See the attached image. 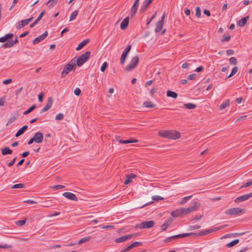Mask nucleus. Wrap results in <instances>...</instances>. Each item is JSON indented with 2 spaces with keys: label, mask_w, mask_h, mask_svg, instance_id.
Returning a JSON list of instances; mask_svg holds the SVG:
<instances>
[{
  "label": "nucleus",
  "mask_w": 252,
  "mask_h": 252,
  "mask_svg": "<svg viewBox=\"0 0 252 252\" xmlns=\"http://www.w3.org/2000/svg\"><path fill=\"white\" fill-rule=\"evenodd\" d=\"M158 134L162 137L174 140L178 139L181 137L180 133L178 131H159Z\"/></svg>",
  "instance_id": "1"
},
{
  "label": "nucleus",
  "mask_w": 252,
  "mask_h": 252,
  "mask_svg": "<svg viewBox=\"0 0 252 252\" xmlns=\"http://www.w3.org/2000/svg\"><path fill=\"white\" fill-rule=\"evenodd\" d=\"M75 69V61L72 60L64 67L61 73L62 77L64 78L69 72L72 70H74Z\"/></svg>",
  "instance_id": "2"
},
{
  "label": "nucleus",
  "mask_w": 252,
  "mask_h": 252,
  "mask_svg": "<svg viewBox=\"0 0 252 252\" xmlns=\"http://www.w3.org/2000/svg\"><path fill=\"white\" fill-rule=\"evenodd\" d=\"M91 52H86L82 54L77 59L76 64L78 66H80L82 65L85 62H86L90 58Z\"/></svg>",
  "instance_id": "3"
},
{
  "label": "nucleus",
  "mask_w": 252,
  "mask_h": 252,
  "mask_svg": "<svg viewBox=\"0 0 252 252\" xmlns=\"http://www.w3.org/2000/svg\"><path fill=\"white\" fill-rule=\"evenodd\" d=\"M200 205V203L198 202H194L191 203V205L188 208H182V211H183L184 215H187L194 211H195L198 209Z\"/></svg>",
  "instance_id": "4"
},
{
  "label": "nucleus",
  "mask_w": 252,
  "mask_h": 252,
  "mask_svg": "<svg viewBox=\"0 0 252 252\" xmlns=\"http://www.w3.org/2000/svg\"><path fill=\"white\" fill-rule=\"evenodd\" d=\"M139 62V58L137 56L133 57L130 62L126 68V70L129 71L134 69L138 64Z\"/></svg>",
  "instance_id": "5"
},
{
  "label": "nucleus",
  "mask_w": 252,
  "mask_h": 252,
  "mask_svg": "<svg viewBox=\"0 0 252 252\" xmlns=\"http://www.w3.org/2000/svg\"><path fill=\"white\" fill-rule=\"evenodd\" d=\"M155 225V222L153 220H149L143 221L140 224L137 225L140 229H146L150 228L154 226Z\"/></svg>",
  "instance_id": "6"
},
{
  "label": "nucleus",
  "mask_w": 252,
  "mask_h": 252,
  "mask_svg": "<svg viewBox=\"0 0 252 252\" xmlns=\"http://www.w3.org/2000/svg\"><path fill=\"white\" fill-rule=\"evenodd\" d=\"M243 210L240 208H232L227 209L225 213L228 215H237L241 214Z\"/></svg>",
  "instance_id": "7"
},
{
  "label": "nucleus",
  "mask_w": 252,
  "mask_h": 252,
  "mask_svg": "<svg viewBox=\"0 0 252 252\" xmlns=\"http://www.w3.org/2000/svg\"><path fill=\"white\" fill-rule=\"evenodd\" d=\"M131 45H129L126 47V48L123 51V53L121 56V59H120V62H121V64H123L125 62V61L127 57V56L129 52L131 50Z\"/></svg>",
  "instance_id": "8"
},
{
  "label": "nucleus",
  "mask_w": 252,
  "mask_h": 252,
  "mask_svg": "<svg viewBox=\"0 0 252 252\" xmlns=\"http://www.w3.org/2000/svg\"><path fill=\"white\" fill-rule=\"evenodd\" d=\"M252 197V192L250 193L244 194V195H241L240 196L237 197L235 199L234 202L235 203H240V202L244 201L245 200H247Z\"/></svg>",
  "instance_id": "9"
},
{
  "label": "nucleus",
  "mask_w": 252,
  "mask_h": 252,
  "mask_svg": "<svg viewBox=\"0 0 252 252\" xmlns=\"http://www.w3.org/2000/svg\"><path fill=\"white\" fill-rule=\"evenodd\" d=\"M32 19H33V17H31V18H30L29 19H25V20H22V21H20L19 22H18L17 24L16 28L17 29H20L22 28L23 27H24L25 26H26L27 25H28L31 21H32Z\"/></svg>",
  "instance_id": "10"
},
{
  "label": "nucleus",
  "mask_w": 252,
  "mask_h": 252,
  "mask_svg": "<svg viewBox=\"0 0 252 252\" xmlns=\"http://www.w3.org/2000/svg\"><path fill=\"white\" fill-rule=\"evenodd\" d=\"M135 235H136V234H129L127 235L123 236L120 237L119 238H116L115 240V242L116 243L123 242L126 241L128 239H131L132 238L134 237Z\"/></svg>",
  "instance_id": "11"
},
{
  "label": "nucleus",
  "mask_w": 252,
  "mask_h": 252,
  "mask_svg": "<svg viewBox=\"0 0 252 252\" xmlns=\"http://www.w3.org/2000/svg\"><path fill=\"white\" fill-rule=\"evenodd\" d=\"M53 101V100L52 97H48L45 106L41 109L40 113H42L49 110L52 105Z\"/></svg>",
  "instance_id": "12"
},
{
  "label": "nucleus",
  "mask_w": 252,
  "mask_h": 252,
  "mask_svg": "<svg viewBox=\"0 0 252 252\" xmlns=\"http://www.w3.org/2000/svg\"><path fill=\"white\" fill-rule=\"evenodd\" d=\"M48 35V32H45L42 34L36 37L32 41L33 44H36L45 39Z\"/></svg>",
  "instance_id": "13"
},
{
  "label": "nucleus",
  "mask_w": 252,
  "mask_h": 252,
  "mask_svg": "<svg viewBox=\"0 0 252 252\" xmlns=\"http://www.w3.org/2000/svg\"><path fill=\"white\" fill-rule=\"evenodd\" d=\"M63 195L66 198L75 201H78V198L73 193L70 192H65L63 193Z\"/></svg>",
  "instance_id": "14"
},
{
  "label": "nucleus",
  "mask_w": 252,
  "mask_h": 252,
  "mask_svg": "<svg viewBox=\"0 0 252 252\" xmlns=\"http://www.w3.org/2000/svg\"><path fill=\"white\" fill-rule=\"evenodd\" d=\"M33 138L35 142L41 143L43 139V134L41 132H37L34 134Z\"/></svg>",
  "instance_id": "15"
},
{
  "label": "nucleus",
  "mask_w": 252,
  "mask_h": 252,
  "mask_svg": "<svg viewBox=\"0 0 252 252\" xmlns=\"http://www.w3.org/2000/svg\"><path fill=\"white\" fill-rule=\"evenodd\" d=\"M18 42V40L17 39V37L16 36L15 40H12L8 41L7 42L4 43L2 46L4 48H11L14 46L15 44H16Z\"/></svg>",
  "instance_id": "16"
},
{
  "label": "nucleus",
  "mask_w": 252,
  "mask_h": 252,
  "mask_svg": "<svg viewBox=\"0 0 252 252\" xmlns=\"http://www.w3.org/2000/svg\"><path fill=\"white\" fill-rule=\"evenodd\" d=\"M139 6V3L134 2L132 7L130 9L129 12V15L131 17H133L136 14L138 7Z\"/></svg>",
  "instance_id": "17"
},
{
  "label": "nucleus",
  "mask_w": 252,
  "mask_h": 252,
  "mask_svg": "<svg viewBox=\"0 0 252 252\" xmlns=\"http://www.w3.org/2000/svg\"><path fill=\"white\" fill-rule=\"evenodd\" d=\"M151 3H152V2H151V1H150V0H145L143 2V3L140 8V11L141 13L147 10L148 7L150 5V4Z\"/></svg>",
  "instance_id": "18"
},
{
  "label": "nucleus",
  "mask_w": 252,
  "mask_h": 252,
  "mask_svg": "<svg viewBox=\"0 0 252 252\" xmlns=\"http://www.w3.org/2000/svg\"><path fill=\"white\" fill-rule=\"evenodd\" d=\"M214 231H216L215 228L210 229L208 230H204V231H201V232H199L198 233H195V236H204V235H206L209 233H211Z\"/></svg>",
  "instance_id": "19"
},
{
  "label": "nucleus",
  "mask_w": 252,
  "mask_h": 252,
  "mask_svg": "<svg viewBox=\"0 0 252 252\" xmlns=\"http://www.w3.org/2000/svg\"><path fill=\"white\" fill-rule=\"evenodd\" d=\"M44 13H45V11H44V10H43L40 13V14L39 15L37 18L32 24H31L30 25V28H33V27H34L39 22V21L41 20V19L44 15Z\"/></svg>",
  "instance_id": "20"
},
{
  "label": "nucleus",
  "mask_w": 252,
  "mask_h": 252,
  "mask_svg": "<svg viewBox=\"0 0 252 252\" xmlns=\"http://www.w3.org/2000/svg\"><path fill=\"white\" fill-rule=\"evenodd\" d=\"M129 23V17L125 18L122 22L121 24V29L122 30H125L126 28Z\"/></svg>",
  "instance_id": "21"
},
{
  "label": "nucleus",
  "mask_w": 252,
  "mask_h": 252,
  "mask_svg": "<svg viewBox=\"0 0 252 252\" xmlns=\"http://www.w3.org/2000/svg\"><path fill=\"white\" fill-rule=\"evenodd\" d=\"M249 19V17L248 16L242 18L238 21V25L240 27H244L246 24Z\"/></svg>",
  "instance_id": "22"
},
{
  "label": "nucleus",
  "mask_w": 252,
  "mask_h": 252,
  "mask_svg": "<svg viewBox=\"0 0 252 252\" xmlns=\"http://www.w3.org/2000/svg\"><path fill=\"white\" fill-rule=\"evenodd\" d=\"M172 222V219L170 218L168 219L165 222H164L161 226V229L162 231H165L167 228V227L171 224Z\"/></svg>",
  "instance_id": "23"
},
{
  "label": "nucleus",
  "mask_w": 252,
  "mask_h": 252,
  "mask_svg": "<svg viewBox=\"0 0 252 252\" xmlns=\"http://www.w3.org/2000/svg\"><path fill=\"white\" fill-rule=\"evenodd\" d=\"M181 215H184L182 208L171 212V215L174 217H177L180 216Z\"/></svg>",
  "instance_id": "24"
},
{
  "label": "nucleus",
  "mask_w": 252,
  "mask_h": 252,
  "mask_svg": "<svg viewBox=\"0 0 252 252\" xmlns=\"http://www.w3.org/2000/svg\"><path fill=\"white\" fill-rule=\"evenodd\" d=\"M90 41L89 39H85L82 41L79 44L78 47L76 48V50L77 51H79L81 50L84 46H85Z\"/></svg>",
  "instance_id": "25"
},
{
  "label": "nucleus",
  "mask_w": 252,
  "mask_h": 252,
  "mask_svg": "<svg viewBox=\"0 0 252 252\" xmlns=\"http://www.w3.org/2000/svg\"><path fill=\"white\" fill-rule=\"evenodd\" d=\"M163 26V22L162 21H158L156 24V32H159L162 30Z\"/></svg>",
  "instance_id": "26"
},
{
  "label": "nucleus",
  "mask_w": 252,
  "mask_h": 252,
  "mask_svg": "<svg viewBox=\"0 0 252 252\" xmlns=\"http://www.w3.org/2000/svg\"><path fill=\"white\" fill-rule=\"evenodd\" d=\"M1 151L2 155H9L12 153V151L7 147L2 148Z\"/></svg>",
  "instance_id": "27"
},
{
  "label": "nucleus",
  "mask_w": 252,
  "mask_h": 252,
  "mask_svg": "<svg viewBox=\"0 0 252 252\" xmlns=\"http://www.w3.org/2000/svg\"><path fill=\"white\" fill-rule=\"evenodd\" d=\"M28 126H24L22 127H21L16 133L15 136L18 137L20 135H22L25 130L27 129Z\"/></svg>",
  "instance_id": "28"
},
{
  "label": "nucleus",
  "mask_w": 252,
  "mask_h": 252,
  "mask_svg": "<svg viewBox=\"0 0 252 252\" xmlns=\"http://www.w3.org/2000/svg\"><path fill=\"white\" fill-rule=\"evenodd\" d=\"M167 96L168 97H171L173 98H176L178 96V94L174 92L168 90L166 92Z\"/></svg>",
  "instance_id": "29"
},
{
  "label": "nucleus",
  "mask_w": 252,
  "mask_h": 252,
  "mask_svg": "<svg viewBox=\"0 0 252 252\" xmlns=\"http://www.w3.org/2000/svg\"><path fill=\"white\" fill-rule=\"evenodd\" d=\"M184 107L188 109H194L196 107V105L193 103H185Z\"/></svg>",
  "instance_id": "30"
},
{
  "label": "nucleus",
  "mask_w": 252,
  "mask_h": 252,
  "mask_svg": "<svg viewBox=\"0 0 252 252\" xmlns=\"http://www.w3.org/2000/svg\"><path fill=\"white\" fill-rule=\"evenodd\" d=\"M138 142V140L136 139H129L126 140L120 141V143L122 144H129L132 143H136Z\"/></svg>",
  "instance_id": "31"
},
{
  "label": "nucleus",
  "mask_w": 252,
  "mask_h": 252,
  "mask_svg": "<svg viewBox=\"0 0 252 252\" xmlns=\"http://www.w3.org/2000/svg\"><path fill=\"white\" fill-rule=\"evenodd\" d=\"M91 239V236H87V237H84L82 239H81L78 242V244L79 245H81L84 243H85L86 242H88L89 241H90Z\"/></svg>",
  "instance_id": "32"
},
{
  "label": "nucleus",
  "mask_w": 252,
  "mask_h": 252,
  "mask_svg": "<svg viewBox=\"0 0 252 252\" xmlns=\"http://www.w3.org/2000/svg\"><path fill=\"white\" fill-rule=\"evenodd\" d=\"M143 105L147 108H153L155 107V104L151 101H145L143 103Z\"/></svg>",
  "instance_id": "33"
},
{
  "label": "nucleus",
  "mask_w": 252,
  "mask_h": 252,
  "mask_svg": "<svg viewBox=\"0 0 252 252\" xmlns=\"http://www.w3.org/2000/svg\"><path fill=\"white\" fill-rule=\"evenodd\" d=\"M239 240L238 239H235L232 241H231V242L227 244L226 245V247H227L228 248H231V247H233L234 246L236 245V244H237L238 243H239Z\"/></svg>",
  "instance_id": "34"
},
{
  "label": "nucleus",
  "mask_w": 252,
  "mask_h": 252,
  "mask_svg": "<svg viewBox=\"0 0 252 252\" xmlns=\"http://www.w3.org/2000/svg\"><path fill=\"white\" fill-rule=\"evenodd\" d=\"M229 100H227L225 102L222 103L220 106L219 109L221 110L223 109H224L227 106H229Z\"/></svg>",
  "instance_id": "35"
},
{
  "label": "nucleus",
  "mask_w": 252,
  "mask_h": 252,
  "mask_svg": "<svg viewBox=\"0 0 252 252\" xmlns=\"http://www.w3.org/2000/svg\"><path fill=\"white\" fill-rule=\"evenodd\" d=\"M78 14L77 10H74L71 14L69 18V21L74 20Z\"/></svg>",
  "instance_id": "36"
},
{
  "label": "nucleus",
  "mask_w": 252,
  "mask_h": 252,
  "mask_svg": "<svg viewBox=\"0 0 252 252\" xmlns=\"http://www.w3.org/2000/svg\"><path fill=\"white\" fill-rule=\"evenodd\" d=\"M25 188V185L24 184H15L12 186L11 189H23Z\"/></svg>",
  "instance_id": "37"
},
{
  "label": "nucleus",
  "mask_w": 252,
  "mask_h": 252,
  "mask_svg": "<svg viewBox=\"0 0 252 252\" xmlns=\"http://www.w3.org/2000/svg\"><path fill=\"white\" fill-rule=\"evenodd\" d=\"M179 238H180L179 234L176 235H174V236H170V237H167V238H166L164 240V241L165 242H169V241H171L174 239Z\"/></svg>",
  "instance_id": "38"
},
{
  "label": "nucleus",
  "mask_w": 252,
  "mask_h": 252,
  "mask_svg": "<svg viewBox=\"0 0 252 252\" xmlns=\"http://www.w3.org/2000/svg\"><path fill=\"white\" fill-rule=\"evenodd\" d=\"M36 107V106L35 105H32L30 108H29L27 110L25 111L23 114L24 115H27L29 113H31L32 111H33Z\"/></svg>",
  "instance_id": "39"
},
{
  "label": "nucleus",
  "mask_w": 252,
  "mask_h": 252,
  "mask_svg": "<svg viewBox=\"0 0 252 252\" xmlns=\"http://www.w3.org/2000/svg\"><path fill=\"white\" fill-rule=\"evenodd\" d=\"M191 196H192L190 195V196H186V197L183 198L181 201L180 202V204L182 205V204H184L185 203H186V202H187L190 199V198L191 197Z\"/></svg>",
  "instance_id": "40"
},
{
  "label": "nucleus",
  "mask_w": 252,
  "mask_h": 252,
  "mask_svg": "<svg viewBox=\"0 0 252 252\" xmlns=\"http://www.w3.org/2000/svg\"><path fill=\"white\" fill-rule=\"evenodd\" d=\"M229 63L231 64L235 65L237 63V61L235 57H231L229 60Z\"/></svg>",
  "instance_id": "41"
},
{
  "label": "nucleus",
  "mask_w": 252,
  "mask_h": 252,
  "mask_svg": "<svg viewBox=\"0 0 252 252\" xmlns=\"http://www.w3.org/2000/svg\"><path fill=\"white\" fill-rule=\"evenodd\" d=\"M16 119V117L15 115L12 116L8 121L7 123L6 124V126L14 122Z\"/></svg>",
  "instance_id": "42"
},
{
  "label": "nucleus",
  "mask_w": 252,
  "mask_h": 252,
  "mask_svg": "<svg viewBox=\"0 0 252 252\" xmlns=\"http://www.w3.org/2000/svg\"><path fill=\"white\" fill-rule=\"evenodd\" d=\"M195 16L198 18H200L201 17V10L199 7H196V12Z\"/></svg>",
  "instance_id": "43"
},
{
  "label": "nucleus",
  "mask_w": 252,
  "mask_h": 252,
  "mask_svg": "<svg viewBox=\"0 0 252 252\" xmlns=\"http://www.w3.org/2000/svg\"><path fill=\"white\" fill-rule=\"evenodd\" d=\"M230 39L229 35L225 34L223 36V38L221 40V42L228 41Z\"/></svg>",
  "instance_id": "44"
},
{
  "label": "nucleus",
  "mask_w": 252,
  "mask_h": 252,
  "mask_svg": "<svg viewBox=\"0 0 252 252\" xmlns=\"http://www.w3.org/2000/svg\"><path fill=\"white\" fill-rule=\"evenodd\" d=\"M152 199L155 201H160L163 200V198L159 195H155L152 197Z\"/></svg>",
  "instance_id": "45"
},
{
  "label": "nucleus",
  "mask_w": 252,
  "mask_h": 252,
  "mask_svg": "<svg viewBox=\"0 0 252 252\" xmlns=\"http://www.w3.org/2000/svg\"><path fill=\"white\" fill-rule=\"evenodd\" d=\"M27 221V219H25L24 220H18L16 223L18 225H20V226H22V225H23L25 224L26 222Z\"/></svg>",
  "instance_id": "46"
},
{
  "label": "nucleus",
  "mask_w": 252,
  "mask_h": 252,
  "mask_svg": "<svg viewBox=\"0 0 252 252\" xmlns=\"http://www.w3.org/2000/svg\"><path fill=\"white\" fill-rule=\"evenodd\" d=\"M63 118V115L62 113L58 114L55 117V119L57 120H61Z\"/></svg>",
  "instance_id": "47"
},
{
  "label": "nucleus",
  "mask_w": 252,
  "mask_h": 252,
  "mask_svg": "<svg viewBox=\"0 0 252 252\" xmlns=\"http://www.w3.org/2000/svg\"><path fill=\"white\" fill-rule=\"evenodd\" d=\"M5 39L7 41L9 39H11L13 37L14 34L13 33H8L5 34L4 36Z\"/></svg>",
  "instance_id": "48"
},
{
  "label": "nucleus",
  "mask_w": 252,
  "mask_h": 252,
  "mask_svg": "<svg viewBox=\"0 0 252 252\" xmlns=\"http://www.w3.org/2000/svg\"><path fill=\"white\" fill-rule=\"evenodd\" d=\"M51 188L55 189H63L65 188V187L63 185H58L52 187Z\"/></svg>",
  "instance_id": "49"
},
{
  "label": "nucleus",
  "mask_w": 252,
  "mask_h": 252,
  "mask_svg": "<svg viewBox=\"0 0 252 252\" xmlns=\"http://www.w3.org/2000/svg\"><path fill=\"white\" fill-rule=\"evenodd\" d=\"M136 175L133 173H130L126 175V178H128L130 180L136 178Z\"/></svg>",
  "instance_id": "50"
},
{
  "label": "nucleus",
  "mask_w": 252,
  "mask_h": 252,
  "mask_svg": "<svg viewBox=\"0 0 252 252\" xmlns=\"http://www.w3.org/2000/svg\"><path fill=\"white\" fill-rule=\"evenodd\" d=\"M200 227H201V226L199 225H191L189 227V230H192L198 229L200 228Z\"/></svg>",
  "instance_id": "51"
},
{
  "label": "nucleus",
  "mask_w": 252,
  "mask_h": 252,
  "mask_svg": "<svg viewBox=\"0 0 252 252\" xmlns=\"http://www.w3.org/2000/svg\"><path fill=\"white\" fill-rule=\"evenodd\" d=\"M133 248L132 247V245H130L127 247H126V249L122 250L121 251V252H127Z\"/></svg>",
  "instance_id": "52"
},
{
  "label": "nucleus",
  "mask_w": 252,
  "mask_h": 252,
  "mask_svg": "<svg viewBox=\"0 0 252 252\" xmlns=\"http://www.w3.org/2000/svg\"><path fill=\"white\" fill-rule=\"evenodd\" d=\"M107 66H108V63L106 62H104L102 64V66L101 67V71L104 72L105 70V69H106V67H107Z\"/></svg>",
  "instance_id": "53"
},
{
  "label": "nucleus",
  "mask_w": 252,
  "mask_h": 252,
  "mask_svg": "<svg viewBox=\"0 0 252 252\" xmlns=\"http://www.w3.org/2000/svg\"><path fill=\"white\" fill-rule=\"evenodd\" d=\"M44 95V94L43 93H40L38 95V99L39 102H42L43 101Z\"/></svg>",
  "instance_id": "54"
},
{
  "label": "nucleus",
  "mask_w": 252,
  "mask_h": 252,
  "mask_svg": "<svg viewBox=\"0 0 252 252\" xmlns=\"http://www.w3.org/2000/svg\"><path fill=\"white\" fill-rule=\"evenodd\" d=\"M58 1V0H49L47 2V4H48L50 2H51V4L49 5V6L51 7V6H53L55 4H56Z\"/></svg>",
  "instance_id": "55"
},
{
  "label": "nucleus",
  "mask_w": 252,
  "mask_h": 252,
  "mask_svg": "<svg viewBox=\"0 0 252 252\" xmlns=\"http://www.w3.org/2000/svg\"><path fill=\"white\" fill-rule=\"evenodd\" d=\"M238 67L235 66L234 67H233L231 72V73H232V75H234L238 72Z\"/></svg>",
  "instance_id": "56"
},
{
  "label": "nucleus",
  "mask_w": 252,
  "mask_h": 252,
  "mask_svg": "<svg viewBox=\"0 0 252 252\" xmlns=\"http://www.w3.org/2000/svg\"><path fill=\"white\" fill-rule=\"evenodd\" d=\"M132 247L135 248L141 245V243L139 242H134L131 244Z\"/></svg>",
  "instance_id": "57"
},
{
  "label": "nucleus",
  "mask_w": 252,
  "mask_h": 252,
  "mask_svg": "<svg viewBox=\"0 0 252 252\" xmlns=\"http://www.w3.org/2000/svg\"><path fill=\"white\" fill-rule=\"evenodd\" d=\"M252 185V180L250 181L247 182L245 185L242 186V188H247Z\"/></svg>",
  "instance_id": "58"
},
{
  "label": "nucleus",
  "mask_w": 252,
  "mask_h": 252,
  "mask_svg": "<svg viewBox=\"0 0 252 252\" xmlns=\"http://www.w3.org/2000/svg\"><path fill=\"white\" fill-rule=\"evenodd\" d=\"M81 94V90L79 88H77L75 89L74 90V94L76 95H79Z\"/></svg>",
  "instance_id": "59"
},
{
  "label": "nucleus",
  "mask_w": 252,
  "mask_h": 252,
  "mask_svg": "<svg viewBox=\"0 0 252 252\" xmlns=\"http://www.w3.org/2000/svg\"><path fill=\"white\" fill-rule=\"evenodd\" d=\"M247 118V116L246 115H245V116H242L240 118H239L238 119H237L236 121H235V122L237 123V122H239L241 121H243V120H245Z\"/></svg>",
  "instance_id": "60"
},
{
  "label": "nucleus",
  "mask_w": 252,
  "mask_h": 252,
  "mask_svg": "<svg viewBox=\"0 0 252 252\" xmlns=\"http://www.w3.org/2000/svg\"><path fill=\"white\" fill-rule=\"evenodd\" d=\"M16 158V157L14 158L9 163H8L7 164L8 166L11 167L12 165H13L14 164Z\"/></svg>",
  "instance_id": "61"
},
{
  "label": "nucleus",
  "mask_w": 252,
  "mask_h": 252,
  "mask_svg": "<svg viewBox=\"0 0 252 252\" xmlns=\"http://www.w3.org/2000/svg\"><path fill=\"white\" fill-rule=\"evenodd\" d=\"M12 81V79H8L4 80L3 81V83L4 85H7V84H9V83H11Z\"/></svg>",
  "instance_id": "62"
},
{
  "label": "nucleus",
  "mask_w": 252,
  "mask_h": 252,
  "mask_svg": "<svg viewBox=\"0 0 252 252\" xmlns=\"http://www.w3.org/2000/svg\"><path fill=\"white\" fill-rule=\"evenodd\" d=\"M196 77V74L193 73V74H190L189 76H188V79L189 80H193L195 79Z\"/></svg>",
  "instance_id": "63"
},
{
  "label": "nucleus",
  "mask_w": 252,
  "mask_h": 252,
  "mask_svg": "<svg viewBox=\"0 0 252 252\" xmlns=\"http://www.w3.org/2000/svg\"><path fill=\"white\" fill-rule=\"evenodd\" d=\"M5 96L0 99V106H3L4 104Z\"/></svg>",
  "instance_id": "64"
}]
</instances>
